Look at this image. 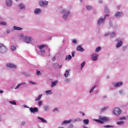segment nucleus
<instances>
[{
  "mask_svg": "<svg viewBox=\"0 0 128 128\" xmlns=\"http://www.w3.org/2000/svg\"><path fill=\"white\" fill-rule=\"evenodd\" d=\"M56 84H58V80L54 81L52 82L51 86L52 88H54V86H56Z\"/></svg>",
  "mask_w": 128,
  "mask_h": 128,
  "instance_id": "19",
  "label": "nucleus"
},
{
  "mask_svg": "<svg viewBox=\"0 0 128 128\" xmlns=\"http://www.w3.org/2000/svg\"><path fill=\"white\" fill-rule=\"evenodd\" d=\"M30 112L32 114H34L36 112H38V108L35 107V108H30Z\"/></svg>",
  "mask_w": 128,
  "mask_h": 128,
  "instance_id": "6",
  "label": "nucleus"
},
{
  "mask_svg": "<svg viewBox=\"0 0 128 128\" xmlns=\"http://www.w3.org/2000/svg\"><path fill=\"white\" fill-rule=\"evenodd\" d=\"M53 110H54V112H56V110H58V108H56Z\"/></svg>",
  "mask_w": 128,
  "mask_h": 128,
  "instance_id": "50",
  "label": "nucleus"
},
{
  "mask_svg": "<svg viewBox=\"0 0 128 128\" xmlns=\"http://www.w3.org/2000/svg\"><path fill=\"white\" fill-rule=\"evenodd\" d=\"M44 108L46 111L48 110V106H44Z\"/></svg>",
  "mask_w": 128,
  "mask_h": 128,
  "instance_id": "35",
  "label": "nucleus"
},
{
  "mask_svg": "<svg viewBox=\"0 0 128 128\" xmlns=\"http://www.w3.org/2000/svg\"><path fill=\"white\" fill-rule=\"evenodd\" d=\"M120 6H118V10H120Z\"/></svg>",
  "mask_w": 128,
  "mask_h": 128,
  "instance_id": "54",
  "label": "nucleus"
},
{
  "mask_svg": "<svg viewBox=\"0 0 128 128\" xmlns=\"http://www.w3.org/2000/svg\"><path fill=\"white\" fill-rule=\"evenodd\" d=\"M36 74L37 76H40V71L36 70Z\"/></svg>",
  "mask_w": 128,
  "mask_h": 128,
  "instance_id": "42",
  "label": "nucleus"
},
{
  "mask_svg": "<svg viewBox=\"0 0 128 128\" xmlns=\"http://www.w3.org/2000/svg\"><path fill=\"white\" fill-rule=\"evenodd\" d=\"M2 92H4V91H2V90H0V94H2Z\"/></svg>",
  "mask_w": 128,
  "mask_h": 128,
  "instance_id": "51",
  "label": "nucleus"
},
{
  "mask_svg": "<svg viewBox=\"0 0 128 128\" xmlns=\"http://www.w3.org/2000/svg\"><path fill=\"white\" fill-rule=\"evenodd\" d=\"M116 36V32H114L111 34V38H114Z\"/></svg>",
  "mask_w": 128,
  "mask_h": 128,
  "instance_id": "27",
  "label": "nucleus"
},
{
  "mask_svg": "<svg viewBox=\"0 0 128 128\" xmlns=\"http://www.w3.org/2000/svg\"><path fill=\"white\" fill-rule=\"evenodd\" d=\"M6 4L8 6H10L12 4V2L11 0H6Z\"/></svg>",
  "mask_w": 128,
  "mask_h": 128,
  "instance_id": "12",
  "label": "nucleus"
},
{
  "mask_svg": "<svg viewBox=\"0 0 128 128\" xmlns=\"http://www.w3.org/2000/svg\"><path fill=\"white\" fill-rule=\"evenodd\" d=\"M72 56H74V52H72Z\"/></svg>",
  "mask_w": 128,
  "mask_h": 128,
  "instance_id": "48",
  "label": "nucleus"
},
{
  "mask_svg": "<svg viewBox=\"0 0 128 128\" xmlns=\"http://www.w3.org/2000/svg\"><path fill=\"white\" fill-rule=\"evenodd\" d=\"M18 0H16V2H18Z\"/></svg>",
  "mask_w": 128,
  "mask_h": 128,
  "instance_id": "59",
  "label": "nucleus"
},
{
  "mask_svg": "<svg viewBox=\"0 0 128 128\" xmlns=\"http://www.w3.org/2000/svg\"><path fill=\"white\" fill-rule=\"evenodd\" d=\"M81 112V114H82V116H84V112Z\"/></svg>",
  "mask_w": 128,
  "mask_h": 128,
  "instance_id": "53",
  "label": "nucleus"
},
{
  "mask_svg": "<svg viewBox=\"0 0 128 128\" xmlns=\"http://www.w3.org/2000/svg\"><path fill=\"white\" fill-rule=\"evenodd\" d=\"M40 4L41 6H48V2L47 1L40 0Z\"/></svg>",
  "mask_w": 128,
  "mask_h": 128,
  "instance_id": "7",
  "label": "nucleus"
},
{
  "mask_svg": "<svg viewBox=\"0 0 128 128\" xmlns=\"http://www.w3.org/2000/svg\"><path fill=\"white\" fill-rule=\"evenodd\" d=\"M20 86H22V84H18L16 86V87L15 88L16 90H18V88H20Z\"/></svg>",
  "mask_w": 128,
  "mask_h": 128,
  "instance_id": "41",
  "label": "nucleus"
},
{
  "mask_svg": "<svg viewBox=\"0 0 128 128\" xmlns=\"http://www.w3.org/2000/svg\"><path fill=\"white\" fill-rule=\"evenodd\" d=\"M9 102L10 104H14V106L16 104V101L14 100L10 101Z\"/></svg>",
  "mask_w": 128,
  "mask_h": 128,
  "instance_id": "28",
  "label": "nucleus"
},
{
  "mask_svg": "<svg viewBox=\"0 0 128 128\" xmlns=\"http://www.w3.org/2000/svg\"><path fill=\"white\" fill-rule=\"evenodd\" d=\"M96 88V86H94V87L92 88L90 90V92H94V88Z\"/></svg>",
  "mask_w": 128,
  "mask_h": 128,
  "instance_id": "32",
  "label": "nucleus"
},
{
  "mask_svg": "<svg viewBox=\"0 0 128 128\" xmlns=\"http://www.w3.org/2000/svg\"><path fill=\"white\" fill-rule=\"evenodd\" d=\"M8 52L6 47L4 46V44H0V52L4 54V52Z\"/></svg>",
  "mask_w": 128,
  "mask_h": 128,
  "instance_id": "2",
  "label": "nucleus"
},
{
  "mask_svg": "<svg viewBox=\"0 0 128 128\" xmlns=\"http://www.w3.org/2000/svg\"><path fill=\"white\" fill-rule=\"evenodd\" d=\"M100 4H102V0H100Z\"/></svg>",
  "mask_w": 128,
  "mask_h": 128,
  "instance_id": "55",
  "label": "nucleus"
},
{
  "mask_svg": "<svg viewBox=\"0 0 128 128\" xmlns=\"http://www.w3.org/2000/svg\"><path fill=\"white\" fill-rule=\"evenodd\" d=\"M83 122H84V124H88V122H90V120L88 119H85L83 120Z\"/></svg>",
  "mask_w": 128,
  "mask_h": 128,
  "instance_id": "22",
  "label": "nucleus"
},
{
  "mask_svg": "<svg viewBox=\"0 0 128 128\" xmlns=\"http://www.w3.org/2000/svg\"><path fill=\"white\" fill-rule=\"evenodd\" d=\"M50 92H52V90H46V94H50Z\"/></svg>",
  "mask_w": 128,
  "mask_h": 128,
  "instance_id": "44",
  "label": "nucleus"
},
{
  "mask_svg": "<svg viewBox=\"0 0 128 128\" xmlns=\"http://www.w3.org/2000/svg\"><path fill=\"white\" fill-rule=\"evenodd\" d=\"M112 112L115 116H120L122 114V110L120 108H116L113 110Z\"/></svg>",
  "mask_w": 128,
  "mask_h": 128,
  "instance_id": "3",
  "label": "nucleus"
},
{
  "mask_svg": "<svg viewBox=\"0 0 128 128\" xmlns=\"http://www.w3.org/2000/svg\"><path fill=\"white\" fill-rule=\"evenodd\" d=\"M105 16H108V15H106Z\"/></svg>",
  "mask_w": 128,
  "mask_h": 128,
  "instance_id": "56",
  "label": "nucleus"
},
{
  "mask_svg": "<svg viewBox=\"0 0 128 128\" xmlns=\"http://www.w3.org/2000/svg\"><path fill=\"white\" fill-rule=\"evenodd\" d=\"M62 66L61 65L60 66V68H62Z\"/></svg>",
  "mask_w": 128,
  "mask_h": 128,
  "instance_id": "58",
  "label": "nucleus"
},
{
  "mask_svg": "<svg viewBox=\"0 0 128 128\" xmlns=\"http://www.w3.org/2000/svg\"><path fill=\"white\" fill-rule=\"evenodd\" d=\"M98 54H92V60H98Z\"/></svg>",
  "mask_w": 128,
  "mask_h": 128,
  "instance_id": "10",
  "label": "nucleus"
},
{
  "mask_svg": "<svg viewBox=\"0 0 128 128\" xmlns=\"http://www.w3.org/2000/svg\"><path fill=\"white\" fill-rule=\"evenodd\" d=\"M107 108H108V107H104L103 108L101 109V112H104V110H106Z\"/></svg>",
  "mask_w": 128,
  "mask_h": 128,
  "instance_id": "39",
  "label": "nucleus"
},
{
  "mask_svg": "<svg viewBox=\"0 0 128 128\" xmlns=\"http://www.w3.org/2000/svg\"><path fill=\"white\" fill-rule=\"evenodd\" d=\"M72 58V56L70 55H68L66 56V60H70Z\"/></svg>",
  "mask_w": 128,
  "mask_h": 128,
  "instance_id": "25",
  "label": "nucleus"
},
{
  "mask_svg": "<svg viewBox=\"0 0 128 128\" xmlns=\"http://www.w3.org/2000/svg\"><path fill=\"white\" fill-rule=\"evenodd\" d=\"M122 12H118L115 14V16L116 18H120V16H122Z\"/></svg>",
  "mask_w": 128,
  "mask_h": 128,
  "instance_id": "16",
  "label": "nucleus"
},
{
  "mask_svg": "<svg viewBox=\"0 0 128 128\" xmlns=\"http://www.w3.org/2000/svg\"><path fill=\"white\" fill-rule=\"evenodd\" d=\"M80 0V2H82V0Z\"/></svg>",
  "mask_w": 128,
  "mask_h": 128,
  "instance_id": "60",
  "label": "nucleus"
},
{
  "mask_svg": "<svg viewBox=\"0 0 128 128\" xmlns=\"http://www.w3.org/2000/svg\"><path fill=\"white\" fill-rule=\"evenodd\" d=\"M41 10L40 8H36L34 10V12L36 14H40Z\"/></svg>",
  "mask_w": 128,
  "mask_h": 128,
  "instance_id": "15",
  "label": "nucleus"
},
{
  "mask_svg": "<svg viewBox=\"0 0 128 128\" xmlns=\"http://www.w3.org/2000/svg\"><path fill=\"white\" fill-rule=\"evenodd\" d=\"M95 120L96 122H98V124H104V122H108L110 119L108 117L100 116L99 117V120Z\"/></svg>",
  "mask_w": 128,
  "mask_h": 128,
  "instance_id": "1",
  "label": "nucleus"
},
{
  "mask_svg": "<svg viewBox=\"0 0 128 128\" xmlns=\"http://www.w3.org/2000/svg\"><path fill=\"white\" fill-rule=\"evenodd\" d=\"M38 120H40L41 121H42V122L45 123V124L46 123V120L44 119V118H42L38 116Z\"/></svg>",
  "mask_w": 128,
  "mask_h": 128,
  "instance_id": "23",
  "label": "nucleus"
},
{
  "mask_svg": "<svg viewBox=\"0 0 128 128\" xmlns=\"http://www.w3.org/2000/svg\"><path fill=\"white\" fill-rule=\"evenodd\" d=\"M20 36H21L22 38V36H24V34H20Z\"/></svg>",
  "mask_w": 128,
  "mask_h": 128,
  "instance_id": "52",
  "label": "nucleus"
},
{
  "mask_svg": "<svg viewBox=\"0 0 128 128\" xmlns=\"http://www.w3.org/2000/svg\"><path fill=\"white\" fill-rule=\"evenodd\" d=\"M42 94H41L40 95H39L38 96V98H36V99H35V100H36V102H38V100H40L42 98Z\"/></svg>",
  "mask_w": 128,
  "mask_h": 128,
  "instance_id": "21",
  "label": "nucleus"
},
{
  "mask_svg": "<svg viewBox=\"0 0 128 128\" xmlns=\"http://www.w3.org/2000/svg\"><path fill=\"white\" fill-rule=\"evenodd\" d=\"M6 66L8 68H16V65L10 63L6 64Z\"/></svg>",
  "mask_w": 128,
  "mask_h": 128,
  "instance_id": "9",
  "label": "nucleus"
},
{
  "mask_svg": "<svg viewBox=\"0 0 128 128\" xmlns=\"http://www.w3.org/2000/svg\"><path fill=\"white\" fill-rule=\"evenodd\" d=\"M122 84V82H118L114 85V88H118V86H120Z\"/></svg>",
  "mask_w": 128,
  "mask_h": 128,
  "instance_id": "13",
  "label": "nucleus"
},
{
  "mask_svg": "<svg viewBox=\"0 0 128 128\" xmlns=\"http://www.w3.org/2000/svg\"><path fill=\"white\" fill-rule=\"evenodd\" d=\"M69 74H70V71H68V70H66V73L64 74V76L66 78H68V76Z\"/></svg>",
  "mask_w": 128,
  "mask_h": 128,
  "instance_id": "24",
  "label": "nucleus"
},
{
  "mask_svg": "<svg viewBox=\"0 0 128 128\" xmlns=\"http://www.w3.org/2000/svg\"><path fill=\"white\" fill-rule=\"evenodd\" d=\"M104 18H100L98 20V24H102L104 22Z\"/></svg>",
  "mask_w": 128,
  "mask_h": 128,
  "instance_id": "20",
  "label": "nucleus"
},
{
  "mask_svg": "<svg viewBox=\"0 0 128 128\" xmlns=\"http://www.w3.org/2000/svg\"><path fill=\"white\" fill-rule=\"evenodd\" d=\"M126 120V117H121L120 118V120Z\"/></svg>",
  "mask_w": 128,
  "mask_h": 128,
  "instance_id": "43",
  "label": "nucleus"
},
{
  "mask_svg": "<svg viewBox=\"0 0 128 128\" xmlns=\"http://www.w3.org/2000/svg\"><path fill=\"white\" fill-rule=\"evenodd\" d=\"M18 8L20 10H24L25 8V6H24V4H20L18 6Z\"/></svg>",
  "mask_w": 128,
  "mask_h": 128,
  "instance_id": "17",
  "label": "nucleus"
},
{
  "mask_svg": "<svg viewBox=\"0 0 128 128\" xmlns=\"http://www.w3.org/2000/svg\"><path fill=\"white\" fill-rule=\"evenodd\" d=\"M30 40H32V37H28V36H26L24 38V41L26 44H30Z\"/></svg>",
  "mask_w": 128,
  "mask_h": 128,
  "instance_id": "8",
  "label": "nucleus"
},
{
  "mask_svg": "<svg viewBox=\"0 0 128 128\" xmlns=\"http://www.w3.org/2000/svg\"><path fill=\"white\" fill-rule=\"evenodd\" d=\"M86 8H87L88 10H92V7L90 6H86Z\"/></svg>",
  "mask_w": 128,
  "mask_h": 128,
  "instance_id": "31",
  "label": "nucleus"
},
{
  "mask_svg": "<svg viewBox=\"0 0 128 128\" xmlns=\"http://www.w3.org/2000/svg\"><path fill=\"white\" fill-rule=\"evenodd\" d=\"M38 104L39 106H42V101H39Z\"/></svg>",
  "mask_w": 128,
  "mask_h": 128,
  "instance_id": "40",
  "label": "nucleus"
},
{
  "mask_svg": "<svg viewBox=\"0 0 128 128\" xmlns=\"http://www.w3.org/2000/svg\"><path fill=\"white\" fill-rule=\"evenodd\" d=\"M76 50L79 52H84V49L82 47V46H78L76 48Z\"/></svg>",
  "mask_w": 128,
  "mask_h": 128,
  "instance_id": "11",
  "label": "nucleus"
},
{
  "mask_svg": "<svg viewBox=\"0 0 128 128\" xmlns=\"http://www.w3.org/2000/svg\"><path fill=\"white\" fill-rule=\"evenodd\" d=\"M14 30H22V28L16 26H14Z\"/></svg>",
  "mask_w": 128,
  "mask_h": 128,
  "instance_id": "18",
  "label": "nucleus"
},
{
  "mask_svg": "<svg viewBox=\"0 0 128 128\" xmlns=\"http://www.w3.org/2000/svg\"><path fill=\"white\" fill-rule=\"evenodd\" d=\"M6 32H7L8 34H10V30H8L6 31Z\"/></svg>",
  "mask_w": 128,
  "mask_h": 128,
  "instance_id": "46",
  "label": "nucleus"
},
{
  "mask_svg": "<svg viewBox=\"0 0 128 128\" xmlns=\"http://www.w3.org/2000/svg\"><path fill=\"white\" fill-rule=\"evenodd\" d=\"M21 84V86L22 84H26V82H22V84Z\"/></svg>",
  "mask_w": 128,
  "mask_h": 128,
  "instance_id": "49",
  "label": "nucleus"
},
{
  "mask_svg": "<svg viewBox=\"0 0 128 128\" xmlns=\"http://www.w3.org/2000/svg\"><path fill=\"white\" fill-rule=\"evenodd\" d=\"M124 122L122 121L118 122H117V124H118L119 126H122V124H124Z\"/></svg>",
  "mask_w": 128,
  "mask_h": 128,
  "instance_id": "30",
  "label": "nucleus"
},
{
  "mask_svg": "<svg viewBox=\"0 0 128 128\" xmlns=\"http://www.w3.org/2000/svg\"><path fill=\"white\" fill-rule=\"evenodd\" d=\"M72 122V120H65L63 122V124H70Z\"/></svg>",
  "mask_w": 128,
  "mask_h": 128,
  "instance_id": "26",
  "label": "nucleus"
},
{
  "mask_svg": "<svg viewBox=\"0 0 128 128\" xmlns=\"http://www.w3.org/2000/svg\"><path fill=\"white\" fill-rule=\"evenodd\" d=\"M16 48L15 46H11L12 50H16Z\"/></svg>",
  "mask_w": 128,
  "mask_h": 128,
  "instance_id": "33",
  "label": "nucleus"
},
{
  "mask_svg": "<svg viewBox=\"0 0 128 128\" xmlns=\"http://www.w3.org/2000/svg\"><path fill=\"white\" fill-rule=\"evenodd\" d=\"M79 120H80V119H78Z\"/></svg>",
  "mask_w": 128,
  "mask_h": 128,
  "instance_id": "61",
  "label": "nucleus"
},
{
  "mask_svg": "<svg viewBox=\"0 0 128 128\" xmlns=\"http://www.w3.org/2000/svg\"><path fill=\"white\" fill-rule=\"evenodd\" d=\"M66 82H68V80H66Z\"/></svg>",
  "mask_w": 128,
  "mask_h": 128,
  "instance_id": "57",
  "label": "nucleus"
},
{
  "mask_svg": "<svg viewBox=\"0 0 128 128\" xmlns=\"http://www.w3.org/2000/svg\"><path fill=\"white\" fill-rule=\"evenodd\" d=\"M28 82H30V84H37L36 83V82H34L32 80H29Z\"/></svg>",
  "mask_w": 128,
  "mask_h": 128,
  "instance_id": "34",
  "label": "nucleus"
},
{
  "mask_svg": "<svg viewBox=\"0 0 128 128\" xmlns=\"http://www.w3.org/2000/svg\"><path fill=\"white\" fill-rule=\"evenodd\" d=\"M100 50H102V48L100 46H98L96 50V52H100Z\"/></svg>",
  "mask_w": 128,
  "mask_h": 128,
  "instance_id": "29",
  "label": "nucleus"
},
{
  "mask_svg": "<svg viewBox=\"0 0 128 128\" xmlns=\"http://www.w3.org/2000/svg\"><path fill=\"white\" fill-rule=\"evenodd\" d=\"M0 24H2V26H6V22H0Z\"/></svg>",
  "mask_w": 128,
  "mask_h": 128,
  "instance_id": "36",
  "label": "nucleus"
},
{
  "mask_svg": "<svg viewBox=\"0 0 128 128\" xmlns=\"http://www.w3.org/2000/svg\"><path fill=\"white\" fill-rule=\"evenodd\" d=\"M72 42H73V44H76V40H72Z\"/></svg>",
  "mask_w": 128,
  "mask_h": 128,
  "instance_id": "45",
  "label": "nucleus"
},
{
  "mask_svg": "<svg viewBox=\"0 0 128 128\" xmlns=\"http://www.w3.org/2000/svg\"><path fill=\"white\" fill-rule=\"evenodd\" d=\"M86 64V62H83L82 64H81V68H84V66Z\"/></svg>",
  "mask_w": 128,
  "mask_h": 128,
  "instance_id": "37",
  "label": "nucleus"
},
{
  "mask_svg": "<svg viewBox=\"0 0 128 128\" xmlns=\"http://www.w3.org/2000/svg\"><path fill=\"white\" fill-rule=\"evenodd\" d=\"M46 46L44 44H42L38 46L39 50H40V52L43 54H46V50H44L43 49L44 48H46Z\"/></svg>",
  "mask_w": 128,
  "mask_h": 128,
  "instance_id": "4",
  "label": "nucleus"
},
{
  "mask_svg": "<svg viewBox=\"0 0 128 128\" xmlns=\"http://www.w3.org/2000/svg\"><path fill=\"white\" fill-rule=\"evenodd\" d=\"M110 34V33H108V34H104L105 36H108Z\"/></svg>",
  "mask_w": 128,
  "mask_h": 128,
  "instance_id": "47",
  "label": "nucleus"
},
{
  "mask_svg": "<svg viewBox=\"0 0 128 128\" xmlns=\"http://www.w3.org/2000/svg\"><path fill=\"white\" fill-rule=\"evenodd\" d=\"M104 128H114V126H113L107 125V126H104Z\"/></svg>",
  "mask_w": 128,
  "mask_h": 128,
  "instance_id": "38",
  "label": "nucleus"
},
{
  "mask_svg": "<svg viewBox=\"0 0 128 128\" xmlns=\"http://www.w3.org/2000/svg\"><path fill=\"white\" fill-rule=\"evenodd\" d=\"M61 14H64L63 18H66L70 14V11L62 10L61 12Z\"/></svg>",
  "mask_w": 128,
  "mask_h": 128,
  "instance_id": "5",
  "label": "nucleus"
},
{
  "mask_svg": "<svg viewBox=\"0 0 128 128\" xmlns=\"http://www.w3.org/2000/svg\"><path fill=\"white\" fill-rule=\"evenodd\" d=\"M122 41L120 40L118 42L117 44L116 45V47L120 48V46H122Z\"/></svg>",
  "mask_w": 128,
  "mask_h": 128,
  "instance_id": "14",
  "label": "nucleus"
}]
</instances>
